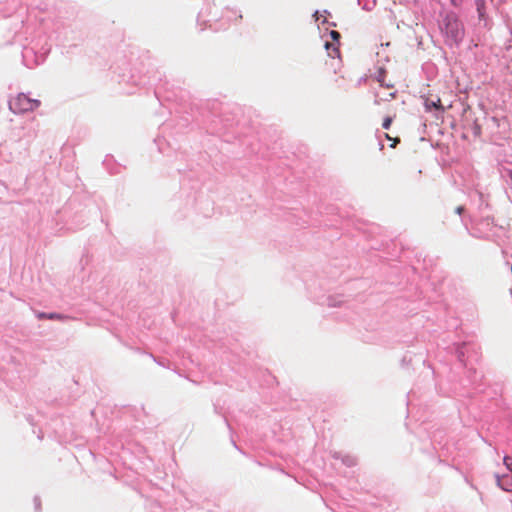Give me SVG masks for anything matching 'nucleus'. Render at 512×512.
Instances as JSON below:
<instances>
[{
  "mask_svg": "<svg viewBox=\"0 0 512 512\" xmlns=\"http://www.w3.org/2000/svg\"><path fill=\"white\" fill-rule=\"evenodd\" d=\"M442 30L454 42L460 41L464 35L463 26L454 14H447L445 16Z\"/></svg>",
  "mask_w": 512,
  "mask_h": 512,
  "instance_id": "f257e3e1",
  "label": "nucleus"
},
{
  "mask_svg": "<svg viewBox=\"0 0 512 512\" xmlns=\"http://www.w3.org/2000/svg\"><path fill=\"white\" fill-rule=\"evenodd\" d=\"M9 106L14 113H25L37 109L40 106V101L20 93L10 101Z\"/></svg>",
  "mask_w": 512,
  "mask_h": 512,
  "instance_id": "f03ea898",
  "label": "nucleus"
},
{
  "mask_svg": "<svg viewBox=\"0 0 512 512\" xmlns=\"http://www.w3.org/2000/svg\"><path fill=\"white\" fill-rule=\"evenodd\" d=\"M330 36L333 39V41H335L336 43L330 44V43L326 42L325 48L327 49L329 56L332 58H335V57L339 56L340 33L335 30H332V31H330Z\"/></svg>",
  "mask_w": 512,
  "mask_h": 512,
  "instance_id": "7ed1b4c3",
  "label": "nucleus"
},
{
  "mask_svg": "<svg viewBox=\"0 0 512 512\" xmlns=\"http://www.w3.org/2000/svg\"><path fill=\"white\" fill-rule=\"evenodd\" d=\"M497 483L503 490L512 491V477L510 475L498 477Z\"/></svg>",
  "mask_w": 512,
  "mask_h": 512,
  "instance_id": "20e7f679",
  "label": "nucleus"
},
{
  "mask_svg": "<svg viewBox=\"0 0 512 512\" xmlns=\"http://www.w3.org/2000/svg\"><path fill=\"white\" fill-rule=\"evenodd\" d=\"M425 106L427 110H430L431 108H435L440 111H445V107L442 105L440 98H437L436 100L432 99H426Z\"/></svg>",
  "mask_w": 512,
  "mask_h": 512,
  "instance_id": "39448f33",
  "label": "nucleus"
},
{
  "mask_svg": "<svg viewBox=\"0 0 512 512\" xmlns=\"http://www.w3.org/2000/svg\"><path fill=\"white\" fill-rule=\"evenodd\" d=\"M477 12L480 20L485 19L486 16V1L476 0Z\"/></svg>",
  "mask_w": 512,
  "mask_h": 512,
  "instance_id": "423d86ee",
  "label": "nucleus"
},
{
  "mask_svg": "<svg viewBox=\"0 0 512 512\" xmlns=\"http://www.w3.org/2000/svg\"><path fill=\"white\" fill-rule=\"evenodd\" d=\"M37 317L39 319H51V320H53V319H61L62 318L61 315L56 314V313L46 314V313H43V312H39L37 314Z\"/></svg>",
  "mask_w": 512,
  "mask_h": 512,
  "instance_id": "0eeeda50",
  "label": "nucleus"
},
{
  "mask_svg": "<svg viewBox=\"0 0 512 512\" xmlns=\"http://www.w3.org/2000/svg\"><path fill=\"white\" fill-rule=\"evenodd\" d=\"M503 462L508 470L512 472V459L509 456H505Z\"/></svg>",
  "mask_w": 512,
  "mask_h": 512,
  "instance_id": "6e6552de",
  "label": "nucleus"
},
{
  "mask_svg": "<svg viewBox=\"0 0 512 512\" xmlns=\"http://www.w3.org/2000/svg\"><path fill=\"white\" fill-rule=\"evenodd\" d=\"M391 124H392V118L391 117H386L384 119V121H383L382 126H383L384 129H389Z\"/></svg>",
  "mask_w": 512,
  "mask_h": 512,
  "instance_id": "1a4fd4ad",
  "label": "nucleus"
},
{
  "mask_svg": "<svg viewBox=\"0 0 512 512\" xmlns=\"http://www.w3.org/2000/svg\"><path fill=\"white\" fill-rule=\"evenodd\" d=\"M393 140V144L391 145L392 148H395L396 145L400 142V139L399 138H395V139H392Z\"/></svg>",
  "mask_w": 512,
  "mask_h": 512,
  "instance_id": "9d476101",
  "label": "nucleus"
},
{
  "mask_svg": "<svg viewBox=\"0 0 512 512\" xmlns=\"http://www.w3.org/2000/svg\"><path fill=\"white\" fill-rule=\"evenodd\" d=\"M451 3L454 5V6H458L461 4L462 0H450Z\"/></svg>",
  "mask_w": 512,
  "mask_h": 512,
  "instance_id": "9b49d317",
  "label": "nucleus"
},
{
  "mask_svg": "<svg viewBox=\"0 0 512 512\" xmlns=\"http://www.w3.org/2000/svg\"><path fill=\"white\" fill-rule=\"evenodd\" d=\"M464 208L463 206H459L456 208V213L461 214L463 212Z\"/></svg>",
  "mask_w": 512,
  "mask_h": 512,
  "instance_id": "f8f14e48",
  "label": "nucleus"
},
{
  "mask_svg": "<svg viewBox=\"0 0 512 512\" xmlns=\"http://www.w3.org/2000/svg\"><path fill=\"white\" fill-rule=\"evenodd\" d=\"M385 137L388 139V140H392V138L390 137L389 134H385Z\"/></svg>",
  "mask_w": 512,
  "mask_h": 512,
  "instance_id": "ddd939ff",
  "label": "nucleus"
}]
</instances>
